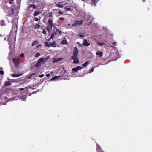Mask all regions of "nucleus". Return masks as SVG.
<instances>
[{"label":"nucleus","mask_w":152,"mask_h":152,"mask_svg":"<svg viewBox=\"0 0 152 152\" xmlns=\"http://www.w3.org/2000/svg\"><path fill=\"white\" fill-rule=\"evenodd\" d=\"M79 36L82 37H84V36L82 34H80Z\"/></svg>","instance_id":"obj_48"},{"label":"nucleus","mask_w":152,"mask_h":152,"mask_svg":"<svg viewBox=\"0 0 152 152\" xmlns=\"http://www.w3.org/2000/svg\"><path fill=\"white\" fill-rule=\"evenodd\" d=\"M71 58L74 60L73 63L78 64L79 63V58L77 56H72Z\"/></svg>","instance_id":"obj_5"},{"label":"nucleus","mask_w":152,"mask_h":152,"mask_svg":"<svg viewBox=\"0 0 152 152\" xmlns=\"http://www.w3.org/2000/svg\"><path fill=\"white\" fill-rule=\"evenodd\" d=\"M0 25L1 26H3L5 25L6 24H5V21H4V20H1Z\"/></svg>","instance_id":"obj_24"},{"label":"nucleus","mask_w":152,"mask_h":152,"mask_svg":"<svg viewBox=\"0 0 152 152\" xmlns=\"http://www.w3.org/2000/svg\"><path fill=\"white\" fill-rule=\"evenodd\" d=\"M64 39H66V38L65 37L64 38Z\"/></svg>","instance_id":"obj_58"},{"label":"nucleus","mask_w":152,"mask_h":152,"mask_svg":"<svg viewBox=\"0 0 152 152\" xmlns=\"http://www.w3.org/2000/svg\"><path fill=\"white\" fill-rule=\"evenodd\" d=\"M20 57H24V54H23V53H21V54L20 55Z\"/></svg>","instance_id":"obj_42"},{"label":"nucleus","mask_w":152,"mask_h":152,"mask_svg":"<svg viewBox=\"0 0 152 152\" xmlns=\"http://www.w3.org/2000/svg\"><path fill=\"white\" fill-rule=\"evenodd\" d=\"M35 75V74L34 73H33L32 75H31L32 76V75Z\"/></svg>","instance_id":"obj_52"},{"label":"nucleus","mask_w":152,"mask_h":152,"mask_svg":"<svg viewBox=\"0 0 152 152\" xmlns=\"http://www.w3.org/2000/svg\"><path fill=\"white\" fill-rule=\"evenodd\" d=\"M48 16L49 17H51L52 16V12H50L48 13Z\"/></svg>","instance_id":"obj_33"},{"label":"nucleus","mask_w":152,"mask_h":152,"mask_svg":"<svg viewBox=\"0 0 152 152\" xmlns=\"http://www.w3.org/2000/svg\"><path fill=\"white\" fill-rule=\"evenodd\" d=\"M96 55H99V57H101L103 56V52L102 51H98L96 53Z\"/></svg>","instance_id":"obj_10"},{"label":"nucleus","mask_w":152,"mask_h":152,"mask_svg":"<svg viewBox=\"0 0 152 152\" xmlns=\"http://www.w3.org/2000/svg\"><path fill=\"white\" fill-rule=\"evenodd\" d=\"M0 74L3 75L4 74V72L2 70H0Z\"/></svg>","instance_id":"obj_35"},{"label":"nucleus","mask_w":152,"mask_h":152,"mask_svg":"<svg viewBox=\"0 0 152 152\" xmlns=\"http://www.w3.org/2000/svg\"><path fill=\"white\" fill-rule=\"evenodd\" d=\"M91 71L90 72V73H91V72H92L93 71H94V68H92L91 69Z\"/></svg>","instance_id":"obj_45"},{"label":"nucleus","mask_w":152,"mask_h":152,"mask_svg":"<svg viewBox=\"0 0 152 152\" xmlns=\"http://www.w3.org/2000/svg\"><path fill=\"white\" fill-rule=\"evenodd\" d=\"M44 76V74H41V75H39V77H40V78H42V77L43 76Z\"/></svg>","instance_id":"obj_36"},{"label":"nucleus","mask_w":152,"mask_h":152,"mask_svg":"<svg viewBox=\"0 0 152 152\" xmlns=\"http://www.w3.org/2000/svg\"><path fill=\"white\" fill-rule=\"evenodd\" d=\"M50 76V74H47L46 75V76L47 77H49Z\"/></svg>","instance_id":"obj_47"},{"label":"nucleus","mask_w":152,"mask_h":152,"mask_svg":"<svg viewBox=\"0 0 152 152\" xmlns=\"http://www.w3.org/2000/svg\"><path fill=\"white\" fill-rule=\"evenodd\" d=\"M39 44L38 41L37 40H36L34 41L32 44V46H34L36 45Z\"/></svg>","instance_id":"obj_16"},{"label":"nucleus","mask_w":152,"mask_h":152,"mask_svg":"<svg viewBox=\"0 0 152 152\" xmlns=\"http://www.w3.org/2000/svg\"><path fill=\"white\" fill-rule=\"evenodd\" d=\"M31 76V75L30 76L28 77V78H30Z\"/></svg>","instance_id":"obj_51"},{"label":"nucleus","mask_w":152,"mask_h":152,"mask_svg":"<svg viewBox=\"0 0 152 152\" xmlns=\"http://www.w3.org/2000/svg\"><path fill=\"white\" fill-rule=\"evenodd\" d=\"M31 7H32L33 9H35L37 7L34 4H29L28 6V8H30Z\"/></svg>","instance_id":"obj_18"},{"label":"nucleus","mask_w":152,"mask_h":152,"mask_svg":"<svg viewBox=\"0 0 152 152\" xmlns=\"http://www.w3.org/2000/svg\"><path fill=\"white\" fill-rule=\"evenodd\" d=\"M9 3H10V4H12V3H11V2H10Z\"/></svg>","instance_id":"obj_57"},{"label":"nucleus","mask_w":152,"mask_h":152,"mask_svg":"<svg viewBox=\"0 0 152 152\" xmlns=\"http://www.w3.org/2000/svg\"><path fill=\"white\" fill-rule=\"evenodd\" d=\"M34 20L36 21H38L39 20V19L35 17L34 18Z\"/></svg>","instance_id":"obj_37"},{"label":"nucleus","mask_w":152,"mask_h":152,"mask_svg":"<svg viewBox=\"0 0 152 152\" xmlns=\"http://www.w3.org/2000/svg\"><path fill=\"white\" fill-rule=\"evenodd\" d=\"M50 39V38L49 39H48V40H49V41H50V39Z\"/></svg>","instance_id":"obj_53"},{"label":"nucleus","mask_w":152,"mask_h":152,"mask_svg":"<svg viewBox=\"0 0 152 152\" xmlns=\"http://www.w3.org/2000/svg\"><path fill=\"white\" fill-rule=\"evenodd\" d=\"M49 58V57L45 58L41 57L39 58L38 60L40 62L41 64L43 65L45 64L48 58Z\"/></svg>","instance_id":"obj_3"},{"label":"nucleus","mask_w":152,"mask_h":152,"mask_svg":"<svg viewBox=\"0 0 152 152\" xmlns=\"http://www.w3.org/2000/svg\"><path fill=\"white\" fill-rule=\"evenodd\" d=\"M83 68V67L78 66L72 69V71L75 72H77L78 71L80 70H81Z\"/></svg>","instance_id":"obj_7"},{"label":"nucleus","mask_w":152,"mask_h":152,"mask_svg":"<svg viewBox=\"0 0 152 152\" xmlns=\"http://www.w3.org/2000/svg\"><path fill=\"white\" fill-rule=\"evenodd\" d=\"M26 99V97H25V99Z\"/></svg>","instance_id":"obj_56"},{"label":"nucleus","mask_w":152,"mask_h":152,"mask_svg":"<svg viewBox=\"0 0 152 152\" xmlns=\"http://www.w3.org/2000/svg\"><path fill=\"white\" fill-rule=\"evenodd\" d=\"M60 77V76H55L53 77L51 79H50V80L54 81L56 79H58Z\"/></svg>","instance_id":"obj_15"},{"label":"nucleus","mask_w":152,"mask_h":152,"mask_svg":"<svg viewBox=\"0 0 152 152\" xmlns=\"http://www.w3.org/2000/svg\"><path fill=\"white\" fill-rule=\"evenodd\" d=\"M41 66V64L38 60L37 62L35 65V66L36 68L39 67Z\"/></svg>","instance_id":"obj_11"},{"label":"nucleus","mask_w":152,"mask_h":152,"mask_svg":"<svg viewBox=\"0 0 152 152\" xmlns=\"http://www.w3.org/2000/svg\"><path fill=\"white\" fill-rule=\"evenodd\" d=\"M23 74L21 73L20 74H13L11 75V76L13 77H17L22 76Z\"/></svg>","instance_id":"obj_12"},{"label":"nucleus","mask_w":152,"mask_h":152,"mask_svg":"<svg viewBox=\"0 0 152 152\" xmlns=\"http://www.w3.org/2000/svg\"><path fill=\"white\" fill-rule=\"evenodd\" d=\"M56 44L55 42H52L50 44V47H55L56 46Z\"/></svg>","instance_id":"obj_17"},{"label":"nucleus","mask_w":152,"mask_h":152,"mask_svg":"<svg viewBox=\"0 0 152 152\" xmlns=\"http://www.w3.org/2000/svg\"><path fill=\"white\" fill-rule=\"evenodd\" d=\"M90 43L87 42V41L86 39H85L84 40V42H83V45L84 46H89L90 45Z\"/></svg>","instance_id":"obj_9"},{"label":"nucleus","mask_w":152,"mask_h":152,"mask_svg":"<svg viewBox=\"0 0 152 152\" xmlns=\"http://www.w3.org/2000/svg\"><path fill=\"white\" fill-rule=\"evenodd\" d=\"M40 13V12L39 11H36L34 14L33 15L34 16H36L39 15Z\"/></svg>","instance_id":"obj_22"},{"label":"nucleus","mask_w":152,"mask_h":152,"mask_svg":"<svg viewBox=\"0 0 152 152\" xmlns=\"http://www.w3.org/2000/svg\"><path fill=\"white\" fill-rule=\"evenodd\" d=\"M83 23V21L82 20L80 21H76L72 25V26L75 27L77 26H79L82 24Z\"/></svg>","instance_id":"obj_4"},{"label":"nucleus","mask_w":152,"mask_h":152,"mask_svg":"<svg viewBox=\"0 0 152 152\" xmlns=\"http://www.w3.org/2000/svg\"><path fill=\"white\" fill-rule=\"evenodd\" d=\"M64 2H59L58 3L56 4V6L60 8H63V5L60 4L63 3Z\"/></svg>","instance_id":"obj_13"},{"label":"nucleus","mask_w":152,"mask_h":152,"mask_svg":"<svg viewBox=\"0 0 152 152\" xmlns=\"http://www.w3.org/2000/svg\"><path fill=\"white\" fill-rule=\"evenodd\" d=\"M53 34L54 35H56L57 34V32L56 31L55 32H53Z\"/></svg>","instance_id":"obj_44"},{"label":"nucleus","mask_w":152,"mask_h":152,"mask_svg":"<svg viewBox=\"0 0 152 152\" xmlns=\"http://www.w3.org/2000/svg\"><path fill=\"white\" fill-rule=\"evenodd\" d=\"M46 47H47L48 48H49L50 47V44H49V42L46 41L44 43Z\"/></svg>","instance_id":"obj_23"},{"label":"nucleus","mask_w":152,"mask_h":152,"mask_svg":"<svg viewBox=\"0 0 152 152\" xmlns=\"http://www.w3.org/2000/svg\"><path fill=\"white\" fill-rule=\"evenodd\" d=\"M79 51L77 48L76 47H75L74 48L73 52V56H77L78 54Z\"/></svg>","instance_id":"obj_6"},{"label":"nucleus","mask_w":152,"mask_h":152,"mask_svg":"<svg viewBox=\"0 0 152 152\" xmlns=\"http://www.w3.org/2000/svg\"><path fill=\"white\" fill-rule=\"evenodd\" d=\"M55 28L56 29L57 34H61L62 32L60 30L57 29L55 27Z\"/></svg>","instance_id":"obj_26"},{"label":"nucleus","mask_w":152,"mask_h":152,"mask_svg":"<svg viewBox=\"0 0 152 152\" xmlns=\"http://www.w3.org/2000/svg\"><path fill=\"white\" fill-rule=\"evenodd\" d=\"M59 19L61 20H64V18L63 17H60Z\"/></svg>","instance_id":"obj_43"},{"label":"nucleus","mask_w":152,"mask_h":152,"mask_svg":"<svg viewBox=\"0 0 152 152\" xmlns=\"http://www.w3.org/2000/svg\"><path fill=\"white\" fill-rule=\"evenodd\" d=\"M54 35H53V34L52 33L51 35V37H50V39H53L54 37Z\"/></svg>","instance_id":"obj_34"},{"label":"nucleus","mask_w":152,"mask_h":152,"mask_svg":"<svg viewBox=\"0 0 152 152\" xmlns=\"http://www.w3.org/2000/svg\"><path fill=\"white\" fill-rule=\"evenodd\" d=\"M40 55V53L39 52H38L35 55V57L36 58H38Z\"/></svg>","instance_id":"obj_28"},{"label":"nucleus","mask_w":152,"mask_h":152,"mask_svg":"<svg viewBox=\"0 0 152 152\" xmlns=\"http://www.w3.org/2000/svg\"><path fill=\"white\" fill-rule=\"evenodd\" d=\"M64 9L66 10V11H69L72 10V9L70 8H67L66 7H64Z\"/></svg>","instance_id":"obj_31"},{"label":"nucleus","mask_w":152,"mask_h":152,"mask_svg":"<svg viewBox=\"0 0 152 152\" xmlns=\"http://www.w3.org/2000/svg\"><path fill=\"white\" fill-rule=\"evenodd\" d=\"M19 90L21 93L23 94L25 93L26 91L27 90V87H25L24 88H19Z\"/></svg>","instance_id":"obj_8"},{"label":"nucleus","mask_w":152,"mask_h":152,"mask_svg":"<svg viewBox=\"0 0 152 152\" xmlns=\"http://www.w3.org/2000/svg\"><path fill=\"white\" fill-rule=\"evenodd\" d=\"M97 152H98V151H100V150H102L100 147L98 145H97Z\"/></svg>","instance_id":"obj_29"},{"label":"nucleus","mask_w":152,"mask_h":152,"mask_svg":"<svg viewBox=\"0 0 152 152\" xmlns=\"http://www.w3.org/2000/svg\"><path fill=\"white\" fill-rule=\"evenodd\" d=\"M99 1V0H91V2L93 4L96 5Z\"/></svg>","instance_id":"obj_21"},{"label":"nucleus","mask_w":152,"mask_h":152,"mask_svg":"<svg viewBox=\"0 0 152 152\" xmlns=\"http://www.w3.org/2000/svg\"><path fill=\"white\" fill-rule=\"evenodd\" d=\"M142 0V1L143 2H145V0Z\"/></svg>","instance_id":"obj_54"},{"label":"nucleus","mask_w":152,"mask_h":152,"mask_svg":"<svg viewBox=\"0 0 152 152\" xmlns=\"http://www.w3.org/2000/svg\"><path fill=\"white\" fill-rule=\"evenodd\" d=\"M42 33L44 34H46V31L44 29H43V31H42Z\"/></svg>","instance_id":"obj_41"},{"label":"nucleus","mask_w":152,"mask_h":152,"mask_svg":"<svg viewBox=\"0 0 152 152\" xmlns=\"http://www.w3.org/2000/svg\"><path fill=\"white\" fill-rule=\"evenodd\" d=\"M61 43L62 45H66L68 43V42L66 40H63L61 42Z\"/></svg>","instance_id":"obj_20"},{"label":"nucleus","mask_w":152,"mask_h":152,"mask_svg":"<svg viewBox=\"0 0 152 152\" xmlns=\"http://www.w3.org/2000/svg\"><path fill=\"white\" fill-rule=\"evenodd\" d=\"M12 61L14 63L16 67H18L19 65V59H17L15 58L12 59Z\"/></svg>","instance_id":"obj_2"},{"label":"nucleus","mask_w":152,"mask_h":152,"mask_svg":"<svg viewBox=\"0 0 152 152\" xmlns=\"http://www.w3.org/2000/svg\"><path fill=\"white\" fill-rule=\"evenodd\" d=\"M89 62L88 61L84 63L82 65L83 67H86L88 64Z\"/></svg>","instance_id":"obj_27"},{"label":"nucleus","mask_w":152,"mask_h":152,"mask_svg":"<svg viewBox=\"0 0 152 152\" xmlns=\"http://www.w3.org/2000/svg\"><path fill=\"white\" fill-rule=\"evenodd\" d=\"M68 26H70V24L69 23V24H68Z\"/></svg>","instance_id":"obj_55"},{"label":"nucleus","mask_w":152,"mask_h":152,"mask_svg":"<svg viewBox=\"0 0 152 152\" xmlns=\"http://www.w3.org/2000/svg\"><path fill=\"white\" fill-rule=\"evenodd\" d=\"M58 13L59 14H61H61H63V12H61V11H58Z\"/></svg>","instance_id":"obj_39"},{"label":"nucleus","mask_w":152,"mask_h":152,"mask_svg":"<svg viewBox=\"0 0 152 152\" xmlns=\"http://www.w3.org/2000/svg\"><path fill=\"white\" fill-rule=\"evenodd\" d=\"M48 25L47 28V30L49 32L50 30L52 29L53 26H54V23H53V20L50 18L48 20Z\"/></svg>","instance_id":"obj_1"},{"label":"nucleus","mask_w":152,"mask_h":152,"mask_svg":"<svg viewBox=\"0 0 152 152\" xmlns=\"http://www.w3.org/2000/svg\"><path fill=\"white\" fill-rule=\"evenodd\" d=\"M40 27V25H39V23L38 24H36L34 28H39Z\"/></svg>","instance_id":"obj_25"},{"label":"nucleus","mask_w":152,"mask_h":152,"mask_svg":"<svg viewBox=\"0 0 152 152\" xmlns=\"http://www.w3.org/2000/svg\"><path fill=\"white\" fill-rule=\"evenodd\" d=\"M97 43L99 44V45H104V44L103 43H100L99 42H97Z\"/></svg>","instance_id":"obj_38"},{"label":"nucleus","mask_w":152,"mask_h":152,"mask_svg":"<svg viewBox=\"0 0 152 152\" xmlns=\"http://www.w3.org/2000/svg\"><path fill=\"white\" fill-rule=\"evenodd\" d=\"M14 14V10L13 9H12V12L11 13H9L7 14V16L8 17H11Z\"/></svg>","instance_id":"obj_19"},{"label":"nucleus","mask_w":152,"mask_h":152,"mask_svg":"<svg viewBox=\"0 0 152 152\" xmlns=\"http://www.w3.org/2000/svg\"><path fill=\"white\" fill-rule=\"evenodd\" d=\"M19 98V97L18 96H15L14 97L12 98L13 100H17Z\"/></svg>","instance_id":"obj_30"},{"label":"nucleus","mask_w":152,"mask_h":152,"mask_svg":"<svg viewBox=\"0 0 152 152\" xmlns=\"http://www.w3.org/2000/svg\"><path fill=\"white\" fill-rule=\"evenodd\" d=\"M59 61H60L59 60H58V59H55L53 60V63H55V62H57Z\"/></svg>","instance_id":"obj_32"},{"label":"nucleus","mask_w":152,"mask_h":152,"mask_svg":"<svg viewBox=\"0 0 152 152\" xmlns=\"http://www.w3.org/2000/svg\"><path fill=\"white\" fill-rule=\"evenodd\" d=\"M66 4H68L67 3H64L63 5L64 6V5H65Z\"/></svg>","instance_id":"obj_49"},{"label":"nucleus","mask_w":152,"mask_h":152,"mask_svg":"<svg viewBox=\"0 0 152 152\" xmlns=\"http://www.w3.org/2000/svg\"><path fill=\"white\" fill-rule=\"evenodd\" d=\"M4 85L6 86H9L11 85V83L9 81H7L4 83Z\"/></svg>","instance_id":"obj_14"},{"label":"nucleus","mask_w":152,"mask_h":152,"mask_svg":"<svg viewBox=\"0 0 152 152\" xmlns=\"http://www.w3.org/2000/svg\"><path fill=\"white\" fill-rule=\"evenodd\" d=\"M41 46V44H39V45L37 46L36 47V48L37 49L39 47H40Z\"/></svg>","instance_id":"obj_46"},{"label":"nucleus","mask_w":152,"mask_h":152,"mask_svg":"<svg viewBox=\"0 0 152 152\" xmlns=\"http://www.w3.org/2000/svg\"><path fill=\"white\" fill-rule=\"evenodd\" d=\"M53 10H54L56 11H57L58 10V9H54Z\"/></svg>","instance_id":"obj_50"},{"label":"nucleus","mask_w":152,"mask_h":152,"mask_svg":"<svg viewBox=\"0 0 152 152\" xmlns=\"http://www.w3.org/2000/svg\"><path fill=\"white\" fill-rule=\"evenodd\" d=\"M112 44L113 45L115 46L116 45V43L115 42H113Z\"/></svg>","instance_id":"obj_40"}]
</instances>
